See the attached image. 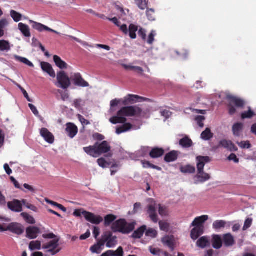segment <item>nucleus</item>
<instances>
[{
    "mask_svg": "<svg viewBox=\"0 0 256 256\" xmlns=\"http://www.w3.org/2000/svg\"><path fill=\"white\" fill-rule=\"evenodd\" d=\"M144 114L142 110L136 106H124L117 112L116 116L110 118V122L114 124H123L122 126L118 128H132V124L126 122V117H143Z\"/></svg>",
    "mask_w": 256,
    "mask_h": 256,
    "instance_id": "obj_1",
    "label": "nucleus"
},
{
    "mask_svg": "<svg viewBox=\"0 0 256 256\" xmlns=\"http://www.w3.org/2000/svg\"><path fill=\"white\" fill-rule=\"evenodd\" d=\"M164 150L162 148H154L150 152V156L152 158H157L164 155Z\"/></svg>",
    "mask_w": 256,
    "mask_h": 256,
    "instance_id": "obj_26",
    "label": "nucleus"
},
{
    "mask_svg": "<svg viewBox=\"0 0 256 256\" xmlns=\"http://www.w3.org/2000/svg\"><path fill=\"white\" fill-rule=\"evenodd\" d=\"M146 98L134 94H128L126 97L124 98L123 101V104L124 106L128 105L129 103L134 102L138 101L139 100H146Z\"/></svg>",
    "mask_w": 256,
    "mask_h": 256,
    "instance_id": "obj_24",
    "label": "nucleus"
},
{
    "mask_svg": "<svg viewBox=\"0 0 256 256\" xmlns=\"http://www.w3.org/2000/svg\"><path fill=\"white\" fill-rule=\"evenodd\" d=\"M30 22L32 24V27L40 32H42L44 30L52 32L55 34H58L56 31L44 26L40 23H38L32 20H30Z\"/></svg>",
    "mask_w": 256,
    "mask_h": 256,
    "instance_id": "obj_18",
    "label": "nucleus"
},
{
    "mask_svg": "<svg viewBox=\"0 0 256 256\" xmlns=\"http://www.w3.org/2000/svg\"><path fill=\"white\" fill-rule=\"evenodd\" d=\"M22 200H14L12 202L8 203V206L10 210L12 212H20L22 210Z\"/></svg>",
    "mask_w": 256,
    "mask_h": 256,
    "instance_id": "obj_15",
    "label": "nucleus"
},
{
    "mask_svg": "<svg viewBox=\"0 0 256 256\" xmlns=\"http://www.w3.org/2000/svg\"><path fill=\"white\" fill-rule=\"evenodd\" d=\"M218 147H222L230 152H236L238 148L230 140H222L219 142Z\"/></svg>",
    "mask_w": 256,
    "mask_h": 256,
    "instance_id": "obj_13",
    "label": "nucleus"
},
{
    "mask_svg": "<svg viewBox=\"0 0 256 256\" xmlns=\"http://www.w3.org/2000/svg\"><path fill=\"white\" fill-rule=\"evenodd\" d=\"M160 115L164 116L166 120H167L168 118H170L172 114V112L170 110L162 108L160 109Z\"/></svg>",
    "mask_w": 256,
    "mask_h": 256,
    "instance_id": "obj_53",
    "label": "nucleus"
},
{
    "mask_svg": "<svg viewBox=\"0 0 256 256\" xmlns=\"http://www.w3.org/2000/svg\"><path fill=\"white\" fill-rule=\"evenodd\" d=\"M226 224V222L224 220H216L212 224V228L215 230H218L224 228Z\"/></svg>",
    "mask_w": 256,
    "mask_h": 256,
    "instance_id": "obj_37",
    "label": "nucleus"
},
{
    "mask_svg": "<svg viewBox=\"0 0 256 256\" xmlns=\"http://www.w3.org/2000/svg\"><path fill=\"white\" fill-rule=\"evenodd\" d=\"M57 80L58 84L57 86L64 90L67 89L71 84L70 78L64 71H60L58 73Z\"/></svg>",
    "mask_w": 256,
    "mask_h": 256,
    "instance_id": "obj_8",
    "label": "nucleus"
},
{
    "mask_svg": "<svg viewBox=\"0 0 256 256\" xmlns=\"http://www.w3.org/2000/svg\"><path fill=\"white\" fill-rule=\"evenodd\" d=\"M116 217L113 214L106 215L104 218V224L106 226H109L112 222H114Z\"/></svg>",
    "mask_w": 256,
    "mask_h": 256,
    "instance_id": "obj_42",
    "label": "nucleus"
},
{
    "mask_svg": "<svg viewBox=\"0 0 256 256\" xmlns=\"http://www.w3.org/2000/svg\"><path fill=\"white\" fill-rule=\"evenodd\" d=\"M117 239L116 236L113 235L111 232L108 231L104 233L100 240L104 246L106 244L107 248H113L118 244Z\"/></svg>",
    "mask_w": 256,
    "mask_h": 256,
    "instance_id": "obj_6",
    "label": "nucleus"
},
{
    "mask_svg": "<svg viewBox=\"0 0 256 256\" xmlns=\"http://www.w3.org/2000/svg\"><path fill=\"white\" fill-rule=\"evenodd\" d=\"M111 228L115 232L128 234L134 229V223H128L126 220L120 219L112 224Z\"/></svg>",
    "mask_w": 256,
    "mask_h": 256,
    "instance_id": "obj_4",
    "label": "nucleus"
},
{
    "mask_svg": "<svg viewBox=\"0 0 256 256\" xmlns=\"http://www.w3.org/2000/svg\"><path fill=\"white\" fill-rule=\"evenodd\" d=\"M58 240L54 239L44 244L42 246V249L45 250V252L50 253L52 255L54 256L60 251V249L58 248Z\"/></svg>",
    "mask_w": 256,
    "mask_h": 256,
    "instance_id": "obj_7",
    "label": "nucleus"
},
{
    "mask_svg": "<svg viewBox=\"0 0 256 256\" xmlns=\"http://www.w3.org/2000/svg\"><path fill=\"white\" fill-rule=\"evenodd\" d=\"M19 30L21 32L22 34L26 37L30 36V32L29 26L23 23L20 22L18 24Z\"/></svg>",
    "mask_w": 256,
    "mask_h": 256,
    "instance_id": "obj_29",
    "label": "nucleus"
},
{
    "mask_svg": "<svg viewBox=\"0 0 256 256\" xmlns=\"http://www.w3.org/2000/svg\"><path fill=\"white\" fill-rule=\"evenodd\" d=\"M40 66L42 70L48 74L51 77L54 78L56 76L55 72L50 64L47 62H41Z\"/></svg>",
    "mask_w": 256,
    "mask_h": 256,
    "instance_id": "obj_21",
    "label": "nucleus"
},
{
    "mask_svg": "<svg viewBox=\"0 0 256 256\" xmlns=\"http://www.w3.org/2000/svg\"><path fill=\"white\" fill-rule=\"evenodd\" d=\"M82 214L88 222L92 224L98 225L103 221V218L101 216L96 215L87 211H83Z\"/></svg>",
    "mask_w": 256,
    "mask_h": 256,
    "instance_id": "obj_9",
    "label": "nucleus"
},
{
    "mask_svg": "<svg viewBox=\"0 0 256 256\" xmlns=\"http://www.w3.org/2000/svg\"><path fill=\"white\" fill-rule=\"evenodd\" d=\"M97 162L100 166L105 168L110 166V164L107 162L104 158H100L97 160Z\"/></svg>",
    "mask_w": 256,
    "mask_h": 256,
    "instance_id": "obj_58",
    "label": "nucleus"
},
{
    "mask_svg": "<svg viewBox=\"0 0 256 256\" xmlns=\"http://www.w3.org/2000/svg\"><path fill=\"white\" fill-rule=\"evenodd\" d=\"M138 35L142 40H146V32L144 29L140 28L138 30Z\"/></svg>",
    "mask_w": 256,
    "mask_h": 256,
    "instance_id": "obj_60",
    "label": "nucleus"
},
{
    "mask_svg": "<svg viewBox=\"0 0 256 256\" xmlns=\"http://www.w3.org/2000/svg\"><path fill=\"white\" fill-rule=\"evenodd\" d=\"M159 226L161 230L168 232L169 230L170 225L168 222H164L162 220L160 221Z\"/></svg>",
    "mask_w": 256,
    "mask_h": 256,
    "instance_id": "obj_52",
    "label": "nucleus"
},
{
    "mask_svg": "<svg viewBox=\"0 0 256 256\" xmlns=\"http://www.w3.org/2000/svg\"><path fill=\"white\" fill-rule=\"evenodd\" d=\"M233 130V134L234 136L239 137V138H243L242 134V129H232Z\"/></svg>",
    "mask_w": 256,
    "mask_h": 256,
    "instance_id": "obj_63",
    "label": "nucleus"
},
{
    "mask_svg": "<svg viewBox=\"0 0 256 256\" xmlns=\"http://www.w3.org/2000/svg\"><path fill=\"white\" fill-rule=\"evenodd\" d=\"M22 204L25 206L26 208L34 212H37L38 210V208L34 205L28 202L26 200H22Z\"/></svg>",
    "mask_w": 256,
    "mask_h": 256,
    "instance_id": "obj_47",
    "label": "nucleus"
},
{
    "mask_svg": "<svg viewBox=\"0 0 256 256\" xmlns=\"http://www.w3.org/2000/svg\"><path fill=\"white\" fill-rule=\"evenodd\" d=\"M146 230V226H143L140 228H138V230H135L134 233L132 234V237L134 238H140L144 232Z\"/></svg>",
    "mask_w": 256,
    "mask_h": 256,
    "instance_id": "obj_34",
    "label": "nucleus"
},
{
    "mask_svg": "<svg viewBox=\"0 0 256 256\" xmlns=\"http://www.w3.org/2000/svg\"><path fill=\"white\" fill-rule=\"evenodd\" d=\"M178 151H171L166 154L164 160L166 162H174L178 159Z\"/></svg>",
    "mask_w": 256,
    "mask_h": 256,
    "instance_id": "obj_27",
    "label": "nucleus"
},
{
    "mask_svg": "<svg viewBox=\"0 0 256 256\" xmlns=\"http://www.w3.org/2000/svg\"><path fill=\"white\" fill-rule=\"evenodd\" d=\"M148 249L150 253L153 255L162 256L160 254V252H162V250L160 249L154 248L152 246H150Z\"/></svg>",
    "mask_w": 256,
    "mask_h": 256,
    "instance_id": "obj_56",
    "label": "nucleus"
},
{
    "mask_svg": "<svg viewBox=\"0 0 256 256\" xmlns=\"http://www.w3.org/2000/svg\"><path fill=\"white\" fill-rule=\"evenodd\" d=\"M192 226H193L194 228L190 231V236L192 240H195L204 234V230L196 226H190V227Z\"/></svg>",
    "mask_w": 256,
    "mask_h": 256,
    "instance_id": "obj_23",
    "label": "nucleus"
},
{
    "mask_svg": "<svg viewBox=\"0 0 256 256\" xmlns=\"http://www.w3.org/2000/svg\"><path fill=\"white\" fill-rule=\"evenodd\" d=\"M252 220L250 218H248L244 222V226H243V230H246L248 228L252 225Z\"/></svg>",
    "mask_w": 256,
    "mask_h": 256,
    "instance_id": "obj_62",
    "label": "nucleus"
},
{
    "mask_svg": "<svg viewBox=\"0 0 256 256\" xmlns=\"http://www.w3.org/2000/svg\"><path fill=\"white\" fill-rule=\"evenodd\" d=\"M180 171L184 174H192L196 172V168L190 164H187L180 167Z\"/></svg>",
    "mask_w": 256,
    "mask_h": 256,
    "instance_id": "obj_33",
    "label": "nucleus"
},
{
    "mask_svg": "<svg viewBox=\"0 0 256 256\" xmlns=\"http://www.w3.org/2000/svg\"><path fill=\"white\" fill-rule=\"evenodd\" d=\"M141 163L142 165V166L144 168H152L153 169H155V170H159V171H160L162 170V168L160 167V166H155L153 164H152L150 163V162L148 161H146L145 160H141Z\"/></svg>",
    "mask_w": 256,
    "mask_h": 256,
    "instance_id": "obj_41",
    "label": "nucleus"
},
{
    "mask_svg": "<svg viewBox=\"0 0 256 256\" xmlns=\"http://www.w3.org/2000/svg\"><path fill=\"white\" fill-rule=\"evenodd\" d=\"M20 216L24 218V220L30 224H34L36 220L34 218L26 212H22Z\"/></svg>",
    "mask_w": 256,
    "mask_h": 256,
    "instance_id": "obj_44",
    "label": "nucleus"
},
{
    "mask_svg": "<svg viewBox=\"0 0 256 256\" xmlns=\"http://www.w3.org/2000/svg\"><path fill=\"white\" fill-rule=\"evenodd\" d=\"M59 94L61 96V98L63 101H65L69 98V94L66 92H64L61 90H58Z\"/></svg>",
    "mask_w": 256,
    "mask_h": 256,
    "instance_id": "obj_64",
    "label": "nucleus"
},
{
    "mask_svg": "<svg viewBox=\"0 0 256 256\" xmlns=\"http://www.w3.org/2000/svg\"><path fill=\"white\" fill-rule=\"evenodd\" d=\"M155 12L152 8H148L146 10V14L148 18L151 21H154L156 19Z\"/></svg>",
    "mask_w": 256,
    "mask_h": 256,
    "instance_id": "obj_49",
    "label": "nucleus"
},
{
    "mask_svg": "<svg viewBox=\"0 0 256 256\" xmlns=\"http://www.w3.org/2000/svg\"><path fill=\"white\" fill-rule=\"evenodd\" d=\"M78 129H66L65 133L70 138H73L78 134Z\"/></svg>",
    "mask_w": 256,
    "mask_h": 256,
    "instance_id": "obj_54",
    "label": "nucleus"
},
{
    "mask_svg": "<svg viewBox=\"0 0 256 256\" xmlns=\"http://www.w3.org/2000/svg\"><path fill=\"white\" fill-rule=\"evenodd\" d=\"M96 144L98 156L102 154L106 153L110 150L111 147L109 143L106 141H103L101 143L96 142Z\"/></svg>",
    "mask_w": 256,
    "mask_h": 256,
    "instance_id": "obj_12",
    "label": "nucleus"
},
{
    "mask_svg": "<svg viewBox=\"0 0 256 256\" xmlns=\"http://www.w3.org/2000/svg\"><path fill=\"white\" fill-rule=\"evenodd\" d=\"M11 47L9 41L4 40H0V52H8L11 50Z\"/></svg>",
    "mask_w": 256,
    "mask_h": 256,
    "instance_id": "obj_31",
    "label": "nucleus"
},
{
    "mask_svg": "<svg viewBox=\"0 0 256 256\" xmlns=\"http://www.w3.org/2000/svg\"><path fill=\"white\" fill-rule=\"evenodd\" d=\"M208 218L209 216L208 215L198 216L194 219L191 224V226H196L204 230V224L208 220Z\"/></svg>",
    "mask_w": 256,
    "mask_h": 256,
    "instance_id": "obj_16",
    "label": "nucleus"
},
{
    "mask_svg": "<svg viewBox=\"0 0 256 256\" xmlns=\"http://www.w3.org/2000/svg\"><path fill=\"white\" fill-rule=\"evenodd\" d=\"M157 234L156 230L153 228H149L146 232V236L151 238H156Z\"/></svg>",
    "mask_w": 256,
    "mask_h": 256,
    "instance_id": "obj_51",
    "label": "nucleus"
},
{
    "mask_svg": "<svg viewBox=\"0 0 256 256\" xmlns=\"http://www.w3.org/2000/svg\"><path fill=\"white\" fill-rule=\"evenodd\" d=\"M204 116H198L195 118V120L197 124L200 128H202L204 126Z\"/></svg>",
    "mask_w": 256,
    "mask_h": 256,
    "instance_id": "obj_57",
    "label": "nucleus"
},
{
    "mask_svg": "<svg viewBox=\"0 0 256 256\" xmlns=\"http://www.w3.org/2000/svg\"><path fill=\"white\" fill-rule=\"evenodd\" d=\"M238 146L242 148H250L252 145L248 140L242 141L241 142H237Z\"/></svg>",
    "mask_w": 256,
    "mask_h": 256,
    "instance_id": "obj_50",
    "label": "nucleus"
},
{
    "mask_svg": "<svg viewBox=\"0 0 256 256\" xmlns=\"http://www.w3.org/2000/svg\"><path fill=\"white\" fill-rule=\"evenodd\" d=\"M28 247L31 251L40 250L42 248L41 242L39 240L32 241L30 242Z\"/></svg>",
    "mask_w": 256,
    "mask_h": 256,
    "instance_id": "obj_35",
    "label": "nucleus"
},
{
    "mask_svg": "<svg viewBox=\"0 0 256 256\" xmlns=\"http://www.w3.org/2000/svg\"><path fill=\"white\" fill-rule=\"evenodd\" d=\"M14 58L15 60L17 61H18L23 64H26L28 66L30 67H32V68L34 67V64L25 58L21 57V56H17V55H15L14 56Z\"/></svg>",
    "mask_w": 256,
    "mask_h": 256,
    "instance_id": "obj_43",
    "label": "nucleus"
},
{
    "mask_svg": "<svg viewBox=\"0 0 256 256\" xmlns=\"http://www.w3.org/2000/svg\"><path fill=\"white\" fill-rule=\"evenodd\" d=\"M54 60L56 64V65L60 68L66 69L67 68V64L65 62L63 61L60 56L56 55L54 56Z\"/></svg>",
    "mask_w": 256,
    "mask_h": 256,
    "instance_id": "obj_32",
    "label": "nucleus"
},
{
    "mask_svg": "<svg viewBox=\"0 0 256 256\" xmlns=\"http://www.w3.org/2000/svg\"><path fill=\"white\" fill-rule=\"evenodd\" d=\"M40 232V229L38 227L30 226L26 229V236L30 240L35 239Z\"/></svg>",
    "mask_w": 256,
    "mask_h": 256,
    "instance_id": "obj_14",
    "label": "nucleus"
},
{
    "mask_svg": "<svg viewBox=\"0 0 256 256\" xmlns=\"http://www.w3.org/2000/svg\"><path fill=\"white\" fill-rule=\"evenodd\" d=\"M180 144L185 148H190L192 144V142L187 137L184 138L180 140Z\"/></svg>",
    "mask_w": 256,
    "mask_h": 256,
    "instance_id": "obj_40",
    "label": "nucleus"
},
{
    "mask_svg": "<svg viewBox=\"0 0 256 256\" xmlns=\"http://www.w3.org/2000/svg\"><path fill=\"white\" fill-rule=\"evenodd\" d=\"M134 2L138 8L140 10H144L148 6L146 0H134Z\"/></svg>",
    "mask_w": 256,
    "mask_h": 256,
    "instance_id": "obj_48",
    "label": "nucleus"
},
{
    "mask_svg": "<svg viewBox=\"0 0 256 256\" xmlns=\"http://www.w3.org/2000/svg\"><path fill=\"white\" fill-rule=\"evenodd\" d=\"M214 134L210 129H206L201 134L200 137L204 140H208L213 137Z\"/></svg>",
    "mask_w": 256,
    "mask_h": 256,
    "instance_id": "obj_39",
    "label": "nucleus"
},
{
    "mask_svg": "<svg viewBox=\"0 0 256 256\" xmlns=\"http://www.w3.org/2000/svg\"><path fill=\"white\" fill-rule=\"evenodd\" d=\"M156 36V32L154 30H152L150 32V34H149L148 36V39L147 40V42L148 44H153L154 40V36Z\"/></svg>",
    "mask_w": 256,
    "mask_h": 256,
    "instance_id": "obj_59",
    "label": "nucleus"
},
{
    "mask_svg": "<svg viewBox=\"0 0 256 256\" xmlns=\"http://www.w3.org/2000/svg\"><path fill=\"white\" fill-rule=\"evenodd\" d=\"M210 244L208 238L206 236L200 238L196 242L198 246L204 248Z\"/></svg>",
    "mask_w": 256,
    "mask_h": 256,
    "instance_id": "obj_36",
    "label": "nucleus"
},
{
    "mask_svg": "<svg viewBox=\"0 0 256 256\" xmlns=\"http://www.w3.org/2000/svg\"><path fill=\"white\" fill-rule=\"evenodd\" d=\"M70 80L76 86L83 88L89 86V84L82 78V75L78 72L72 74L70 76Z\"/></svg>",
    "mask_w": 256,
    "mask_h": 256,
    "instance_id": "obj_11",
    "label": "nucleus"
},
{
    "mask_svg": "<svg viewBox=\"0 0 256 256\" xmlns=\"http://www.w3.org/2000/svg\"><path fill=\"white\" fill-rule=\"evenodd\" d=\"M120 30L124 32V34H129V36L132 39H135L136 38V32L138 30V26L134 24H130L128 29L127 26L123 24L120 27Z\"/></svg>",
    "mask_w": 256,
    "mask_h": 256,
    "instance_id": "obj_10",
    "label": "nucleus"
},
{
    "mask_svg": "<svg viewBox=\"0 0 256 256\" xmlns=\"http://www.w3.org/2000/svg\"><path fill=\"white\" fill-rule=\"evenodd\" d=\"M162 242L164 245L168 247L171 251H173L175 248V238L174 236H166L162 238Z\"/></svg>",
    "mask_w": 256,
    "mask_h": 256,
    "instance_id": "obj_17",
    "label": "nucleus"
},
{
    "mask_svg": "<svg viewBox=\"0 0 256 256\" xmlns=\"http://www.w3.org/2000/svg\"><path fill=\"white\" fill-rule=\"evenodd\" d=\"M10 16L15 22H18L22 20V16L17 12L12 10L10 12Z\"/></svg>",
    "mask_w": 256,
    "mask_h": 256,
    "instance_id": "obj_46",
    "label": "nucleus"
},
{
    "mask_svg": "<svg viewBox=\"0 0 256 256\" xmlns=\"http://www.w3.org/2000/svg\"><path fill=\"white\" fill-rule=\"evenodd\" d=\"M8 20L5 18L0 20V38L4 36V28L8 26Z\"/></svg>",
    "mask_w": 256,
    "mask_h": 256,
    "instance_id": "obj_45",
    "label": "nucleus"
},
{
    "mask_svg": "<svg viewBox=\"0 0 256 256\" xmlns=\"http://www.w3.org/2000/svg\"><path fill=\"white\" fill-rule=\"evenodd\" d=\"M83 149L84 152H86L88 154L94 158H96L98 156L97 150H96V144L93 146L84 147Z\"/></svg>",
    "mask_w": 256,
    "mask_h": 256,
    "instance_id": "obj_30",
    "label": "nucleus"
},
{
    "mask_svg": "<svg viewBox=\"0 0 256 256\" xmlns=\"http://www.w3.org/2000/svg\"><path fill=\"white\" fill-rule=\"evenodd\" d=\"M248 111L244 112L241 114V118L242 119L251 118L256 116V113L252 110L250 107L248 108Z\"/></svg>",
    "mask_w": 256,
    "mask_h": 256,
    "instance_id": "obj_38",
    "label": "nucleus"
},
{
    "mask_svg": "<svg viewBox=\"0 0 256 256\" xmlns=\"http://www.w3.org/2000/svg\"><path fill=\"white\" fill-rule=\"evenodd\" d=\"M226 100L228 101V112L230 115H234L236 113V107L237 108H243L246 104L244 100L230 94L226 96Z\"/></svg>",
    "mask_w": 256,
    "mask_h": 256,
    "instance_id": "obj_5",
    "label": "nucleus"
},
{
    "mask_svg": "<svg viewBox=\"0 0 256 256\" xmlns=\"http://www.w3.org/2000/svg\"><path fill=\"white\" fill-rule=\"evenodd\" d=\"M222 242L224 246L226 247L232 246L235 243L234 238L230 233L224 234L222 236Z\"/></svg>",
    "mask_w": 256,
    "mask_h": 256,
    "instance_id": "obj_22",
    "label": "nucleus"
},
{
    "mask_svg": "<svg viewBox=\"0 0 256 256\" xmlns=\"http://www.w3.org/2000/svg\"><path fill=\"white\" fill-rule=\"evenodd\" d=\"M198 174L196 178L199 182L203 183L210 178L209 174L204 171L205 164L210 162V158L208 156H198L196 157Z\"/></svg>",
    "mask_w": 256,
    "mask_h": 256,
    "instance_id": "obj_3",
    "label": "nucleus"
},
{
    "mask_svg": "<svg viewBox=\"0 0 256 256\" xmlns=\"http://www.w3.org/2000/svg\"><path fill=\"white\" fill-rule=\"evenodd\" d=\"M148 204L147 206V214L150 219L154 223L158 220V215L156 212V208L158 207V213L162 216H166L168 215V208L160 204H157L156 202L152 198L148 200Z\"/></svg>",
    "mask_w": 256,
    "mask_h": 256,
    "instance_id": "obj_2",
    "label": "nucleus"
},
{
    "mask_svg": "<svg viewBox=\"0 0 256 256\" xmlns=\"http://www.w3.org/2000/svg\"><path fill=\"white\" fill-rule=\"evenodd\" d=\"M40 134L48 144H52L54 142V136L48 129H40Z\"/></svg>",
    "mask_w": 256,
    "mask_h": 256,
    "instance_id": "obj_20",
    "label": "nucleus"
},
{
    "mask_svg": "<svg viewBox=\"0 0 256 256\" xmlns=\"http://www.w3.org/2000/svg\"><path fill=\"white\" fill-rule=\"evenodd\" d=\"M113 252L112 256H124V250L122 246H119L116 250H113Z\"/></svg>",
    "mask_w": 256,
    "mask_h": 256,
    "instance_id": "obj_61",
    "label": "nucleus"
},
{
    "mask_svg": "<svg viewBox=\"0 0 256 256\" xmlns=\"http://www.w3.org/2000/svg\"><path fill=\"white\" fill-rule=\"evenodd\" d=\"M104 248V245L100 239L96 244L90 247V250L93 254H99L102 252Z\"/></svg>",
    "mask_w": 256,
    "mask_h": 256,
    "instance_id": "obj_28",
    "label": "nucleus"
},
{
    "mask_svg": "<svg viewBox=\"0 0 256 256\" xmlns=\"http://www.w3.org/2000/svg\"><path fill=\"white\" fill-rule=\"evenodd\" d=\"M6 230H8L18 235L22 234L24 232V228L22 224L18 223H12L10 224L8 226Z\"/></svg>",
    "mask_w": 256,
    "mask_h": 256,
    "instance_id": "obj_19",
    "label": "nucleus"
},
{
    "mask_svg": "<svg viewBox=\"0 0 256 256\" xmlns=\"http://www.w3.org/2000/svg\"><path fill=\"white\" fill-rule=\"evenodd\" d=\"M212 246L216 249H220L222 246V239L220 235L215 234L212 236Z\"/></svg>",
    "mask_w": 256,
    "mask_h": 256,
    "instance_id": "obj_25",
    "label": "nucleus"
},
{
    "mask_svg": "<svg viewBox=\"0 0 256 256\" xmlns=\"http://www.w3.org/2000/svg\"><path fill=\"white\" fill-rule=\"evenodd\" d=\"M46 202H47V203L58 208L62 210L64 212H66V208L60 204H59L56 202L50 200H46Z\"/></svg>",
    "mask_w": 256,
    "mask_h": 256,
    "instance_id": "obj_55",
    "label": "nucleus"
}]
</instances>
